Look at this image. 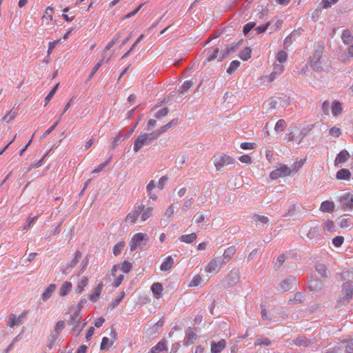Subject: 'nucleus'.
Segmentation results:
<instances>
[{
    "label": "nucleus",
    "instance_id": "nucleus-1",
    "mask_svg": "<svg viewBox=\"0 0 353 353\" xmlns=\"http://www.w3.org/2000/svg\"><path fill=\"white\" fill-rule=\"evenodd\" d=\"M149 241V236L147 234L139 232L134 234L129 243L130 250L131 252L136 250L137 248L143 249Z\"/></svg>",
    "mask_w": 353,
    "mask_h": 353
},
{
    "label": "nucleus",
    "instance_id": "nucleus-2",
    "mask_svg": "<svg viewBox=\"0 0 353 353\" xmlns=\"http://www.w3.org/2000/svg\"><path fill=\"white\" fill-rule=\"evenodd\" d=\"M214 165L217 170H221L222 168L232 165L234 163L235 160L232 157L223 154L220 157L213 158Z\"/></svg>",
    "mask_w": 353,
    "mask_h": 353
},
{
    "label": "nucleus",
    "instance_id": "nucleus-3",
    "mask_svg": "<svg viewBox=\"0 0 353 353\" xmlns=\"http://www.w3.org/2000/svg\"><path fill=\"white\" fill-rule=\"evenodd\" d=\"M339 203L341 209L344 211L353 209V194L351 192H345L341 194L339 199Z\"/></svg>",
    "mask_w": 353,
    "mask_h": 353
},
{
    "label": "nucleus",
    "instance_id": "nucleus-4",
    "mask_svg": "<svg viewBox=\"0 0 353 353\" xmlns=\"http://www.w3.org/2000/svg\"><path fill=\"white\" fill-rule=\"evenodd\" d=\"M292 170L286 165H283L276 170L272 171L270 174V177L272 180L277 179L281 177H286L291 174Z\"/></svg>",
    "mask_w": 353,
    "mask_h": 353
},
{
    "label": "nucleus",
    "instance_id": "nucleus-5",
    "mask_svg": "<svg viewBox=\"0 0 353 353\" xmlns=\"http://www.w3.org/2000/svg\"><path fill=\"white\" fill-rule=\"evenodd\" d=\"M223 261L219 259H212L205 267V271L208 273L216 274L223 265Z\"/></svg>",
    "mask_w": 353,
    "mask_h": 353
},
{
    "label": "nucleus",
    "instance_id": "nucleus-6",
    "mask_svg": "<svg viewBox=\"0 0 353 353\" xmlns=\"http://www.w3.org/2000/svg\"><path fill=\"white\" fill-rule=\"evenodd\" d=\"M176 209L177 206L174 203L170 205L161 217V223L165 225L170 223Z\"/></svg>",
    "mask_w": 353,
    "mask_h": 353
},
{
    "label": "nucleus",
    "instance_id": "nucleus-7",
    "mask_svg": "<svg viewBox=\"0 0 353 353\" xmlns=\"http://www.w3.org/2000/svg\"><path fill=\"white\" fill-rule=\"evenodd\" d=\"M143 208V204L139 205L134 211L129 213L125 217V223L133 225L137 223L139 220V215L141 209Z\"/></svg>",
    "mask_w": 353,
    "mask_h": 353
},
{
    "label": "nucleus",
    "instance_id": "nucleus-8",
    "mask_svg": "<svg viewBox=\"0 0 353 353\" xmlns=\"http://www.w3.org/2000/svg\"><path fill=\"white\" fill-rule=\"evenodd\" d=\"M53 13L54 8L52 7L48 6L46 8L41 19L42 26H47L52 21Z\"/></svg>",
    "mask_w": 353,
    "mask_h": 353
},
{
    "label": "nucleus",
    "instance_id": "nucleus-9",
    "mask_svg": "<svg viewBox=\"0 0 353 353\" xmlns=\"http://www.w3.org/2000/svg\"><path fill=\"white\" fill-rule=\"evenodd\" d=\"M150 143L146 137V133L141 134L134 143V152H139L143 145H149Z\"/></svg>",
    "mask_w": 353,
    "mask_h": 353
},
{
    "label": "nucleus",
    "instance_id": "nucleus-10",
    "mask_svg": "<svg viewBox=\"0 0 353 353\" xmlns=\"http://www.w3.org/2000/svg\"><path fill=\"white\" fill-rule=\"evenodd\" d=\"M120 268L119 265H115L113 266L112 269V274L115 277V280L114 282V285L116 288L119 287L122 281H123V274H117V272L119 271V269Z\"/></svg>",
    "mask_w": 353,
    "mask_h": 353
},
{
    "label": "nucleus",
    "instance_id": "nucleus-11",
    "mask_svg": "<svg viewBox=\"0 0 353 353\" xmlns=\"http://www.w3.org/2000/svg\"><path fill=\"white\" fill-rule=\"evenodd\" d=\"M151 290L154 296L157 299H161L163 296V285L159 282L154 283L151 286Z\"/></svg>",
    "mask_w": 353,
    "mask_h": 353
},
{
    "label": "nucleus",
    "instance_id": "nucleus-12",
    "mask_svg": "<svg viewBox=\"0 0 353 353\" xmlns=\"http://www.w3.org/2000/svg\"><path fill=\"white\" fill-rule=\"evenodd\" d=\"M236 251L235 246H230L228 247L225 251L223 254V259L221 260L224 264L228 263L229 261L231 260V259L233 257V256L235 254Z\"/></svg>",
    "mask_w": 353,
    "mask_h": 353
},
{
    "label": "nucleus",
    "instance_id": "nucleus-13",
    "mask_svg": "<svg viewBox=\"0 0 353 353\" xmlns=\"http://www.w3.org/2000/svg\"><path fill=\"white\" fill-rule=\"evenodd\" d=\"M140 211L141 213L139 217L141 219V221H145L152 216L154 208L152 207L145 208V206L143 205V208Z\"/></svg>",
    "mask_w": 353,
    "mask_h": 353
},
{
    "label": "nucleus",
    "instance_id": "nucleus-14",
    "mask_svg": "<svg viewBox=\"0 0 353 353\" xmlns=\"http://www.w3.org/2000/svg\"><path fill=\"white\" fill-rule=\"evenodd\" d=\"M225 341L224 339H221L218 343L212 342L211 344V352L212 353H219L221 352L225 347Z\"/></svg>",
    "mask_w": 353,
    "mask_h": 353
},
{
    "label": "nucleus",
    "instance_id": "nucleus-15",
    "mask_svg": "<svg viewBox=\"0 0 353 353\" xmlns=\"http://www.w3.org/2000/svg\"><path fill=\"white\" fill-rule=\"evenodd\" d=\"M342 291L344 294L343 299L345 301H349V300L351 299L352 293H353L352 285L349 283H344L343 285Z\"/></svg>",
    "mask_w": 353,
    "mask_h": 353
},
{
    "label": "nucleus",
    "instance_id": "nucleus-16",
    "mask_svg": "<svg viewBox=\"0 0 353 353\" xmlns=\"http://www.w3.org/2000/svg\"><path fill=\"white\" fill-rule=\"evenodd\" d=\"M335 205L334 202L330 201H323L320 206V210L323 212H332L334 210Z\"/></svg>",
    "mask_w": 353,
    "mask_h": 353
},
{
    "label": "nucleus",
    "instance_id": "nucleus-17",
    "mask_svg": "<svg viewBox=\"0 0 353 353\" xmlns=\"http://www.w3.org/2000/svg\"><path fill=\"white\" fill-rule=\"evenodd\" d=\"M349 157H350L349 152L345 150H342L336 156V157L334 160V163H335V165H338L340 163H345L348 159Z\"/></svg>",
    "mask_w": 353,
    "mask_h": 353
},
{
    "label": "nucleus",
    "instance_id": "nucleus-18",
    "mask_svg": "<svg viewBox=\"0 0 353 353\" xmlns=\"http://www.w3.org/2000/svg\"><path fill=\"white\" fill-rule=\"evenodd\" d=\"M103 287V284L102 282L99 283L96 288L94 289L93 293L89 296V300L93 302L97 301V300L99 298L101 293L102 292Z\"/></svg>",
    "mask_w": 353,
    "mask_h": 353
},
{
    "label": "nucleus",
    "instance_id": "nucleus-19",
    "mask_svg": "<svg viewBox=\"0 0 353 353\" xmlns=\"http://www.w3.org/2000/svg\"><path fill=\"white\" fill-rule=\"evenodd\" d=\"M174 265V260L171 256H168L161 265V271L165 272L170 270Z\"/></svg>",
    "mask_w": 353,
    "mask_h": 353
},
{
    "label": "nucleus",
    "instance_id": "nucleus-20",
    "mask_svg": "<svg viewBox=\"0 0 353 353\" xmlns=\"http://www.w3.org/2000/svg\"><path fill=\"white\" fill-rule=\"evenodd\" d=\"M72 288V285L70 282H64L59 290V294L61 296L68 295Z\"/></svg>",
    "mask_w": 353,
    "mask_h": 353
},
{
    "label": "nucleus",
    "instance_id": "nucleus-21",
    "mask_svg": "<svg viewBox=\"0 0 353 353\" xmlns=\"http://www.w3.org/2000/svg\"><path fill=\"white\" fill-rule=\"evenodd\" d=\"M336 176L339 180H349L351 177V172L347 169H341L336 172Z\"/></svg>",
    "mask_w": 353,
    "mask_h": 353
},
{
    "label": "nucleus",
    "instance_id": "nucleus-22",
    "mask_svg": "<svg viewBox=\"0 0 353 353\" xmlns=\"http://www.w3.org/2000/svg\"><path fill=\"white\" fill-rule=\"evenodd\" d=\"M196 338H197V335L196 334V333H194V332H192L191 330H188L186 332V335H185V345H190L194 343V342L196 340Z\"/></svg>",
    "mask_w": 353,
    "mask_h": 353
},
{
    "label": "nucleus",
    "instance_id": "nucleus-23",
    "mask_svg": "<svg viewBox=\"0 0 353 353\" xmlns=\"http://www.w3.org/2000/svg\"><path fill=\"white\" fill-rule=\"evenodd\" d=\"M88 279L87 277H83L81 279V280L79 281L77 288L75 289V292L77 294H81L84 291V288L87 286L88 284Z\"/></svg>",
    "mask_w": 353,
    "mask_h": 353
},
{
    "label": "nucleus",
    "instance_id": "nucleus-24",
    "mask_svg": "<svg viewBox=\"0 0 353 353\" xmlns=\"http://www.w3.org/2000/svg\"><path fill=\"white\" fill-rule=\"evenodd\" d=\"M56 289V285L54 284H50L43 292V293L41 295V298L43 301H46L49 299L54 291Z\"/></svg>",
    "mask_w": 353,
    "mask_h": 353
},
{
    "label": "nucleus",
    "instance_id": "nucleus-25",
    "mask_svg": "<svg viewBox=\"0 0 353 353\" xmlns=\"http://www.w3.org/2000/svg\"><path fill=\"white\" fill-rule=\"evenodd\" d=\"M288 59V53L285 50H280L276 55L275 62L284 64Z\"/></svg>",
    "mask_w": 353,
    "mask_h": 353
},
{
    "label": "nucleus",
    "instance_id": "nucleus-26",
    "mask_svg": "<svg viewBox=\"0 0 353 353\" xmlns=\"http://www.w3.org/2000/svg\"><path fill=\"white\" fill-rule=\"evenodd\" d=\"M239 273L238 271H232L229 275L228 285H232L239 280Z\"/></svg>",
    "mask_w": 353,
    "mask_h": 353
},
{
    "label": "nucleus",
    "instance_id": "nucleus-27",
    "mask_svg": "<svg viewBox=\"0 0 353 353\" xmlns=\"http://www.w3.org/2000/svg\"><path fill=\"white\" fill-rule=\"evenodd\" d=\"M239 58L243 61H247L252 57V50L247 47L243 49L239 55Z\"/></svg>",
    "mask_w": 353,
    "mask_h": 353
},
{
    "label": "nucleus",
    "instance_id": "nucleus-28",
    "mask_svg": "<svg viewBox=\"0 0 353 353\" xmlns=\"http://www.w3.org/2000/svg\"><path fill=\"white\" fill-rule=\"evenodd\" d=\"M323 230L330 232L333 233L335 232V225L333 221L327 219L323 223Z\"/></svg>",
    "mask_w": 353,
    "mask_h": 353
},
{
    "label": "nucleus",
    "instance_id": "nucleus-29",
    "mask_svg": "<svg viewBox=\"0 0 353 353\" xmlns=\"http://www.w3.org/2000/svg\"><path fill=\"white\" fill-rule=\"evenodd\" d=\"M341 112H342L341 103L338 101L334 102L332 105V114L336 117V116L339 115Z\"/></svg>",
    "mask_w": 353,
    "mask_h": 353
},
{
    "label": "nucleus",
    "instance_id": "nucleus-30",
    "mask_svg": "<svg viewBox=\"0 0 353 353\" xmlns=\"http://www.w3.org/2000/svg\"><path fill=\"white\" fill-rule=\"evenodd\" d=\"M125 245V243L124 241H120L117 243L113 248L112 253L114 256H119L121 253L123 249L124 248Z\"/></svg>",
    "mask_w": 353,
    "mask_h": 353
},
{
    "label": "nucleus",
    "instance_id": "nucleus-31",
    "mask_svg": "<svg viewBox=\"0 0 353 353\" xmlns=\"http://www.w3.org/2000/svg\"><path fill=\"white\" fill-rule=\"evenodd\" d=\"M166 350V345L165 342H159L155 346H154L150 352L151 353H160L161 352Z\"/></svg>",
    "mask_w": 353,
    "mask_h": 353
},
{
    "label": "nucleus",
    "instance_id": "nucleus-32",
    "mask_svg": "<svg viewBox=\"0 0 353 353\" xmlns=\"http://www.w3.org/2000/svg\"><path fill=\"white\" fill-rule=\"evenodd\" d=\"M286 126L287 123L285 121L284 119H279L274 126V130L276 133H280L283 131Z\"/></svg>",
    "mask_w": 353,
    "mask_h": 353
},
{
    "label": "nucleus",
    "instance_id": "nucleus-33",
    "mask_svg": "<svg viewBox=\"0 0 353 353\" xmlns=\"http://www.w3.org/2000/svg\"><path fill=\"white\" fill-rule=\"evenodd\" d=\"M121 37V34L119 33L115 34L114 37L112 39V40L105 47V48L103 50V53H105L108 50H109L118 41Z\"/></svg>",
    "mask_w": 353,
    "mask_h": 353
},
{
    "label": "nucleus",
    "instance_id": "nucleus-34",
    "mask_svg": "<svg viewBox=\"0 0 353 353\" xmlns=\"http://www.w3.org/2000/svg\"><path fill=\"white\" fill-rule=\"evenodd\" d=\"M196 239V233H192L190 234H184L181 236V240L185 243H190L194 241Z\"/></svg>",
    "mask_w": 353,
    "mask_h": 353
},
{
    "label": "nucleus",
    "instance_id": "nucleus-35",
    "mask_svg": "<svg viewBox=\"0 0 353 353\" xmlns=\"http://www.w3.org/2000/svg\"><path fill=\"white\" fill-rule=\"evenodd\" d=\"M240 65H241V63L239 61H237V60L232 61L230 63L229 68L227 69V72L230 74H233L237 70V68L240 66Z\"/></svg>",
    "mask_w": 353,
    "mask_h": 353
},
{
    "label": "nucleus",
    "instance_id": "nucleus-36",
    "mask_svg": "<svg viewBox=\"0 0 353 353\" xmlns=\"http://www.w3.org/2000/svg\"><path fill=\"white\" fill-rule=\"evenodd\" d=\"M219 49L218 48H214L212 50V52L208 53V54L206 57V60L208 61H211L216 59H219L220 56H219Z\"/></svg>",
    "mask_w": 353,
    "mask_h": 353
},
{
    "label": "nucleus",
    "instance_id": "nucleus-37",
    "mask_svg": "<svg viewBox=\"0 0 353 353\" xmlns=\"http://www.w3.org/2000/svg\"><path fill=\"white\" fill-rule=\"evenodd\" d=\"M192 85L193 83L191 81H185L179 88V92L183 94L187 92L191 88Z\"/></svg>",
    "mask_w": 353,
    "mask_h": 353
},
{
    "label": "nucleus",
    "instance_id": "nucleus-38",
    "mask_svg": "<svg viewBox=\"0 0 353 353\" xmlns=\"http://www.w3.org/2000/svg\"><path fill=\"white\" fill-rule=\"evenodd\" d=\"M353 39V36L349 30H345L342 33V40L345 43H349Z\"/></svg>",
    "mask_w": 353,
    "mask_h": 353
},
{
    "label": "nucleus",
    "instance_id": "nucleus-39",
    "mask_svg": "<svg viewBox=\"0 0 353 353\" xmlns=\"http://www.w3.org/2000/svg\"><path fill=\"white\" fill-rule=\"evenodd\" d=\"M188 160V156L185 154H179L175 160L176 166L181 167Z\"/></svg>",
    "mask_w": 353,
    "mask_h": 353
},
{
    "label": "nucleus",
    "instance_id": "nucleus-40",
    "mask_svg": "<svg viewBox=\"0 0 353 353\" xmlns=\"http://www.w3.org/2000/svg\"><path fill=\"white\" fill-rule=\"evenodd\" d=\"M254 221L257 225H263L264 224L268 223L269 219L267 216H265L255 215Z\"/></svg>",
    "mask_w": 353,
    "mask_h": 353
},
{
    "label": "nucleus",
    "instance_id": "nucleus-41",
    "mask_svg": "<svg viewBox=\"0 0 353 353\" xmlns=\"http://www.w3.org/2000/svg\"><path fill=\"white\" fill-rule=\"evenodd\" d=\"M143 37H144V34H141L140 37L137 39V41L133 43V45L132 46L130 49L127 52H125L122 56L121 58L124 59L125 57H128L130 54V53L132 52V50L136 48L137 44L143 39Z\"/></svg>",
    "mask_w": 353,
    "mask_h": 353
},
{
    "label": "nucleus",
    "instance_id": "nucleus-42",
    "mask_svg": "<svg viewBox=\"0 0 353 353\" xmlns=\"http://www.w3.org/2000/svg\"><path fill=\"white\" fill-rule=\"evenodd\" d=\"M19 323H20V317L19 316H17L15 315H12L9 318V321H8V325L10 327H14L15 325H19Z\"/></svg>",
    "mask_w": 353,
    "mask_h": 353
},
{
    "label": "nucleus",
    "instance_id": "nucleus-43",
    "mask_svg": "<svg viewBox=\"0 0 353 353\" xmlns=\"http://www.w3.org/2000/svg\"><path fill=\"white\" fill-rule=\"evenodd\" d=\"M271 344H272V342L270 339H268L267 338H264V339L259 338V339H257L256 342L254 343V346L257 347V346L262 345L269 346Z\"/></svg>",
    "mask_w": 353,
    "mask_h": 353
},
{
    "label": "nucleus",
    "instance_id": "nucleus-44",
    "mask_svg": "<svg viewBox=\"0 0 353 353\" xmlns=\"http://www.w3.org/2000/svg\"><path fill=\"white\" fill-rule=\"evenodd\" d=\"M234 50V48L232 46H228L225 50L221 52L220 54L219 61H221L223 59L227 57Z\"/></svg>",
    "mask_w": 353,
    "mask_h": 353
},
{
    "label": "nucleus",
    "instance_id": "nucleus-45",
    "mask_svg": "<svg viewBox=\"0 0 353 353\" xmlns=\"http://www.w3.org/2000/svg\"><path fill=\"white\" fill-rule=\"evenodd\" d=\"M295 343L297 345H303L306 347L309 345L311 343V342L305 337H299L296 339Z\"/></svg>",
    "mask_w": 353,
    "mask_h": 353
},
{
    "label": "nucleus",
    "instance_id": "nucleus-46",
    "mask_svg": "<svg viewBox=\"0 0 353 353\" xmlns=\"http://www.w3.org/2000/svg\"><path fill=\"white\" fill-rule=\"evenodd\" d=\"M285 65L281 63H278L274 62L273 64V72H276V74H281L284 71Z\"/></svg>",
    "mask_w": 353,
    "mask_h": 353
},
{
    "label": "nucleus",
    "instance_id": "nucleus-47",
    "mask_svg": "<svg viewBox=\"0 0 353 353\" xmlns=\"http://www.w3.org/2000/svg\"><path fill=\"white\" fill-rule=\"evenodd\" d=\"M329 134L331 137L337 138L341 134V130L337 127H332L329 130Z\"/></svg>",
    "mask_w": 353,
    "mask_h": 353
},
{
    "label": "nucleus",
    "instance_id": "nucleus-48",
    "mask_svg": "<svg viewBox=\"0 0 353 353\" xmlns=\"http://www.w3.org/2000/svg\"><path fill=\"white\" fill-rule=\"evenodd\" d=\"M344 242V238L342 236H337L332 239V243L336 248H340Z\"/></svg>",
    "mask_w": 353,
    "mask_h": 353
},
{
    "label": "nucleus",
    "instance_id": "nucleus-49",
    "mask_svg": "<svg viewBox=\"0 0 353 353\" xmlns=\"http://www.w3.org/2000/svg\"><path fill=\"white\" fill-rule=\"evenodd\" d=\"M131 268H132V265L128 261H124L122 263L121 266H120V268L119 269V270H121L123 273L127 274L130 271Z\"/></svg>",
    "mask_w": 353,
    "mask_h": 353
},
{
    "label": "nucleus",
    "instance_id": "nucleus-50",
    "mask_svg": "<svg viewBox=\"0 0 353 353\" xmlns=\"http://www.w3.org/2000/svg\"><path fill=\"white\" fill-rule=\"evenodd\" d=\"M240 146L243 150H254L256 148V144L251 142H243L241 143Z\"/></svg>",
    "mask_w": 353,
    "mask_h": 353
},
{
    "label": "nucleus",
    "instance_id": "nucleus-51",
    "mask_svg": "<svg viewBox=\"0 0 353 353\" xmlns=\"http://www.w3.org/2000/svg\"><path fill=\"white\" fill-rule=\"evenodd\" d=\"M112 345V342H110L108 337H103L101 343V349H108Z\"/></svg>",
    "mask_w": 353,
    "mask_h": 353
},
{
    "label": "nucleus",
    "instance_id": "nucleus-52",
    "mask_svg": "<svg viewBox=\"0 0 353 353\" xmlns=\"http://www.w3.org/2000/svg\"><path fill=\"white\" fill-rule=\"evenodd\" d=\"M81 258V253L79 251H77L75 252L74 259L72 260V261L70 263V267L71 268H73L79 262V259Z\"/></svg>",
    "mask_w": 353,
    "mask_h": 353
},
{
    "label": "nucleus",
    "instance_id": "nucleus-53",
    "mask_svg": "<svg viewBox=\"0 0 353 353\" xmlns=\"http://www.w3.org/2000/svg\"><path fill=\"white\" fill-rule=\"evenodd\" d=\"M60 39H58L48 43V55L52 53L55 47L60 43Z\"/></svg>",
    "mask_w": 353,
    "mask_h": 353
},
{
    "label": "nucleus",
    "instance_id": "nucleus-54",
    "mask_svg": "<svg viewBox=\"0 0 353 353\" xmlns=\"http://www.w3.org/2000/svg\"><path fill=\"white\" fill-rule=\"evenodd\" d=\"M159 137V133L156 131L152 132L151 133H146V137L148 140L150 144L154 140H156Z\"/></svg>",
    "mask_w": 353,
    "mask_h": 353
},
{
    "label": "nucleus",
    "instance_id": "nucleus-55",
    "mask_svg": "<svg viewBox=\"0 0 353 353\" xmlns=\"http://www.w3.org/2000/svg\"><path fill=\"white\" fill-rule=\"evenodd\" d=\"M65 327V322L63 321H58L54 326V332L59 334Z\"/></svg>",
    "mask_w": 353,
    "mask_h": 353
},
{
    "label": "nucleus",
    "instance_id": "nucleus-56",
    "mask_svg": "<svg viewBox=\"0 0 353 353\" xmlns=\"http://www.w3.org/2000/svg\"><path fill=\"white\" fill-rule=\"evenodd\" d=\"M80 323V316L79 314L77 312H75L72 316H71L70 319V325H75L79 324Z\"/></svg>",
    "mask_w": 353,
    "mask_h": 353
},
{
    "label": "nucleus",
    "instance_id": "nucleus-57",
    "mask_svg": "<svg viewBox=\"0 0 353 353\" xmlns=\"http://www.w3.org/2000/svg\"><path fill=\"white\" fill-rule=\"evenodd\" d=\"M125 295V292L122 291L121 292H120L119 296L112 302L111 305L112 307H115V306L118 305L120 303V302L122 301V299L124 298Z\"/></svg>",
    "mask_w": 353,
    "mask_h": 353
},
{
    "label": "nucleus",
    "instance_id": "nucleus-58",
    "mask_svg": "<svg viewBox=\"0 0 353 353\" xmlns=\"http://www.w3.org/2000/svg\"><path fill=\"white\" fill-rule=\"evenodd\" d=\"M59 86V84H57L50 91V92L48 93V94L46 96V97L45 98V101L46 103H48L51 99L53 97V96L54 95L57 90V88Z\"/></svg>",
    "mask_w": 353,
    "mask_h": 353
},
{
    "label": "nucleus",
    "instance_id": "nucleus-59",
    "mask_svg": "<svg viewBox=\"0 0 353 353\" xmlns=\"http://www.w3.org/2000/svg\"><path fill=\"white\" fill-rule=\"evenodd\" d=\"M15 116V112L11 110L2 118V119L6 121L8 123L10 121L13 120Z\"/></svg>",
    "mask_w": 353,
    "mask_h": 353
},
{
    "label": "nucleus",
    "instance_id": "nucleus-60",
    "mask_svg": "<svg viewBox=\"0 0 353 353\" xmlns=\"http://www.w3.org/2000/svg\"><path fill=\"white\" fill-rule=\"evenodd\" d=\"M168 176H161L158 182V188L160 190H163L164 188L165 183L168 181Z\"/></svg>",
    "mask_w": 353,
    "mask_h": 353
},
{
    "label": "nucleus",
    "instance_id": "nucleus-61",
    "mask_svg": "<svg viewBox=\"0 0 353 353\" xmlns=\"http://www.w3.org/2000/svg\"><path fill=\"white\" fill-rule=\"evenodd\" d=\"M338 1V0H322V6L323 8L327 9L328 8H330L332 4L336 3Z\"/></svg>",
    "mask_w": 353,
    "mask_h": 353
},
{
    "label": "nucleus",
    "instance_id": "nucleus-62",
    "mask_svg": "<svg viewBox=\"0 0 353 353\" xmlns=\"http://www.w3.org/2000/svg\"><path fill=\"white\" fill-rule=\"evenodd\" d=\"M46 154L44 155L40 160H39L37 161L32 162L30 164V166L28 170H32L33 168H36L40 167L42 165L43 161L44 158L46 157Z\"/></svg>",
    "mask_w": 353,
    "mask_h": 353
},
{
    "label": "nucleus",
    "instance_id": "nucleus-63",
    "mask_svg": "<svg viewBox=\"0 0 353 353\" xmlns=\"http://www.w3.org/2000/svg\"><path fill=\"white\" fill-rule=\"evenodd\" d=\"M255 23L254 22H250L245 24L243 27V33L244 34H247L252 28H254Z\"/></svg>",
    "mask_w": 353,
    "mask_h": 353
},
{
    "label": "nucleus",
    "instance_id": "nucleus-64",
    "mask_svg": "<svg viewBox=\"0 0 353 353\" xmlns=\"http://www.w3.org/2000/svg\"><path fill=\"white\" fill-rule=\"evenodd\" d=\"M239 160L244 163H251L252 159L251 157L248 154H244L239 157Z\"/></svg>",
    "mask_w": 353,
    "mask_h": 353
}]
</instances>
